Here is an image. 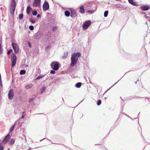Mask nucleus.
I'll use <instances>...</instances> for the list:
<instances>
[{"instance_id": "nucleus-24", "label": "nucleus", "mask_w": 150, "mask_h": 150, "mask_svg": "<svg viewBox=\"0 0 150 150\" xmlns=\"http://www.w3.org/2000/svg\"><path fill=\"white\" fill-rule=\"evenodd\" d=\"M108 11H105L104 13V16L105 17H106L108 16Z\"/></svg>"}, {"instance_id": "nucleus-5", "label": "nucleus", "mask_w": 150, "mask_h": 150, "mask_svg": "<svg viewBox=\"0 0 150 150\" xmlns=\"http://www.w3.org/2000/svg\"><path fill=\"white\" fill-rule=\"evenodd\" d=\"M49 8V5L48 2L47 1H45L42 6L43 10L46 11L48 10Z\"/></svg>"}, {"instance_id": "nucleus-15", "label": "nucleus", "mask_w": 150, "mask_h": 150, "mask_svg": "<svg viewBox=\"0 0 150 150\" xmlns=\"http://www.w3.org/2000/svg\"><path fill=\"white\" fill-rule=\"evenodd\" d=\"M76 16V13L74 11H71V16L72 17H75Z\"/></svg>"}, {"instance_id": "nucleus-34", "label": "nucleus", "mask_w": 150, "mask_h": 150, "mask_svg": "<svg viewBox=\"0 0 150 150\" xmlns=\"http://www.w3.org/2000/svg\"><path fill=\"white\" fill-rule=\"evenodd\" d=\"M29 29L30 30H33L34 27L32 25H30L29 26Z\"/></svg>"}, {"instance_id": "nucleus-33", "label": "nucleus", "mask_w": 150, "mask_h": 150, "mask_svg": "<svg viewBox=\"0 0 150 150\" xmlns=\"http://www.w3.org/2000/svg\"><path fill=\"white\" fill-rule=\"evenodd\" d=\"M4 149V147L2 144H0V150H3Z\"/></svg>"}, {"instance_id": "nucleus-11", "label": "nucleus", "mask_w": 150, "mask_h": 150, "mask_svg": "<svg viewBox=\"0 0 150 150\" xmlns=\"http://www.w3.org/2000/svg\"><path fill=\"white\" fill-rule=\"evenodd\" d=\"M135 83L137 85V86L138 89H140L143 88L142 82L141 81H139V80H138Z\"/></svg>"}, {"instance_id": "nucleus-40", "label": "nucleus", "mask_w": 150, "mask_h": 150, "mask_svg": "<svg viewBox=\"0 0 150 150\" xmlns=\"http://www.w3.org/2000/svg\"><path fill=\"white\" fill-rule=\"evenodd\" d=\"M24 116H23V115L22 117H21V118H24Z\"/></svg>"}, {"instance_id": "nucleus-2", "label": "nucleus", "mask_w": 150, "mask_h": 150, "mask_svg": "<svg viewBox=\"0 0 150 150\" xmlns=\"http://www.w3.org/2000/svg\"><path fill=\"white\" fill-rule=\"evenodd\" d=\"M59 63L57 62H52L50 66L54 70L56 71L58 70L59 67Z\"/></svg>"}, {"instance_id": "nucleus-41", "label": "nucleus", "mask_w": 150, "mask_h": 150, "mask_svg": "<svg viewBox=\"0 0 150 150\" xmlns=\"http://www.w3.org/2000/svg\"><path fill=\"white\" fill-rule=\"evenodd\" d=\"M48 47H49V46H47L46 47V49H47V48Z\"/></svg>"}, {"instance_id": "nucleus-30", "label": "nucleus", "mask_w": 150, "mask_h": 150, "mask_svg": "<svg viewBox=\"0 0 150 150\" xmlns=\"http://www.w3.org/2000/svg\"><path fill=\"white\" fill-rule=\"evenodd\" d=\"M30 21L32 23H35V21L34 20L31 18L30 19Z\"/></svg>"}, {"instance_id": "nucleus-35", "label": "nucleus", "mask_w": 150, "mask_h": 150, "mask_svg": "<svg viewBox=\"0 0 150 150\" xmlns=\"http://www.w3.org/2000/svg\"><path fill=\"white\" fill-rule=\"evenodd\" d=\"M51 74H54L55 73V72L54 70H52L50 72Z\"/></svg>"}, {"instance_id": "nucleus-10", "label": "nucleus", "mask_w": 150, "mask_h": 150, "mask_svg": "<svg viewBox=\"0 0 150 150\" xmlns=\"http://www.w3.org/2000/svg\"><path fill=\"white\" fill-rule=\"evenodd\" d=\"M10 136L9 135V134H8L4 138L3 140L2 141L3 143L4 144H6L7 143L9 140L10 139Z\"/></svg>"}, {"instance_id": "nucleus-28", "label": "nucleus", "mask_w": 150, "mask_h": 150, "mask_svg": "<svg viewBox=\"0 0 150 150\" xmlns=\"http://www.w3.org/2000/svg\"><path fill=\"white\" fill-rule=\"evenodd\" d=\"M57 28H58V27H57V26H55L52 28V30L53 31H54L57 30Z\"/></svg>"}, {"instance_id": "nucleus-39", "label": "nucleus", "mask_w": 150, "mask_h": 150, "mask_svg": "<svg viewBox=\"0 0 150 150\" xmlns=\"http://www.w3.org/2000/svg\"><path fill=\"white\" fill-rule=\"evenodd\" d=\"M29 46H30V47H30L31 45H30V42H29Z\"/></svg>"}, {"instance_id": "nucleus-26", "label": "nucleus", "mask_w": 150, "mask_h": 150, "mask_svg": "<svg viewBox=\"0 0 150 150\" xmlns=\"http://www.w3.org/2000/svg\"><path fill=\"white\" fill-rule=\"evenodd\" d=\"M3 52V50L2 49V45L1 44H0V54H1Z\"/></svg>"}, {"instance_id": "nucleus-36", "label": "nucleus", "mask_w": 150, "mask_h": 150, "mask_svg": "<svg viewBox=\"0 0 150 150\" xmlns=\"http://www.w3.org/2000/svg\"><path fill=\"white\" fill-rule=\"evenodd\" d=\"M34 100V98H31L30 99L29 101L30 102H32Z\"/></svg>"}, {"instance_id": "nucleus-32", "label": "nucleus", "mask_w": 150, "mask_h": 150, "mask_svg": "<svg viewBox=\"0 0 150 150\" xmlns=\"http://www.w3.org/2000/svg\"><path fill=\"white\" fill-rule=\"evenodd\" d=\"M12 49H10L7 52L8 54V55L10 54H11V53L12 52Z\"/></svg>"}, {"instance_id": "nucleus-8", "label": "nucleus", "mask_w": 150, "mask_h": 150, "mask_svg": "<svg viewBox=\"0 0 150 150\" xmlns=\"http://www.w3.org/2000/svg\"><path fill=\"white\" fill-rule=\"evenodd\" d=\"M16 3L15 1H14L13 4L11 5L10 8V11L11 14H13L14 13L16 8Z\"/></svg>"}, {"instance_id": "nucleus-1", "label": "nucleus", "mask_w": 150, "mask_h": 150, "mask_svg": "<svg viewBox=\"0 0 150 150\" xmlns=\"http://www.w3.org/2000/svg\"><path fill=\"white\" fill-rule=\"evenodd\" d=\"M81 56L80 53H74L71 56V63L70 65L71 67H73L75 65L78 60V57H80Z\"/></svg>"}, {"instance_id": "nucleus-16", "label": "nucleus", "mask_w": 150, "mask_h": 150, "mask_svg": "<svg viewBox=\"0 0 150 150\" xmlns=\"http://www.w3.org/2000/svg\"><path fill=\"white\" fill-rule=\"evenodd\" d=\"M31 9V8L30 6H28L27 7V10H26V12L28 14H29L30 13V11Z\"/></svg>"}, {"instance_id": "nucleus-29", "label": "nucleus", "mask_w": 150, "mask_h": 150, "mask_svg": "<svg viewBox=\"0 0 150 150\" xmlns=\"http://www.w3.org/2000/svg\"><path fill=\"white\" fill-rule=\"evenodd\" d=\"M101 103V101L100 100H98L97 102V105H99Z\"/></svg>"}, {"instance_id": "nucleus-25", "label": "nucleus", "mask_w": 150, "mask_h": 150, "mask_svg": "<svg viewBox=\"0 0 150 150\" xmlns=\"http://www.w3.org/2000/svg\"><path fill=\"white\" fill-rule=\"evenodd\" d=\"M44 76L43 75H39L36 78V79H40L43 78V77Z\"/></svg>"}, {"instance_id": "nucleus-23", "label": "nucleus", "mask_w": 150, "mask_h": 150, "mask_svg": "<svg viewBox=\"0 0 150 150\" xmlns=\"http://www.w3.org/2000/svg\"><path fill=\"white\" fill-rule=\"evenodd\" d=\"M15 126V125H13L10 128V132H11L14 129Z\"/></svg>"}, {"instance_id": "nucleus-3", "label": "nucleus", "mask_w": 150, "mask_h": 150, "mask_svg": "<svg viewBox=\"0 0 150 150\" xmlns=\"http://www.w3.org/2000/svg\"><path fill=\"white\" fill-rule=\"evenodd\" d=\"M16 55L13 54L11 58V66L12 67H13L15 65L16 63Z\"/></svg>"}, {"instance_id": "nucleus-17", "label": "nucleus", "mask_w": 150, "mask_h": 150, "mask_svg": "<svg viewBox=\"0 0 150 150\" xmlns=\"http://www.w3.org/2000/svg\"><path fill=\"white\" fill-rule=\"evenodd\" d=\"M33 86V85L32 84H29L28 85L25 86V88L27 89H29L30 88H32Z\"/></svg>"}, {"instance_id": "nucleus-4", "label": "nucleus", "mask_w": 150, "mask_h": 150, "mask_svg": "<svg viewBox=\"0 0 150 150\" xmlns=\"http://www.w3.org/2000/svg\"><path fill=\"white\" fill-rule=\"evenodd\" d=\"M12 45L16 53H18L19 50L18 46V44L14 43H12Z\"/></svg>"}, {"instance_id": "nucleus-12", "label": "nucleus", "mask_w": 150, "mask_h": 150, "mask_svg": "<svg viewBox=\"0 0 150 150\" xmlns=\"http://www.w3.org/2000/svg\"><path fill=\"white\" fill-rule=\"evenodd\" d=\"M140 8L143 11L147 10L149 9V7L146 6H140Z\"/></svg>"}, {"instance_id": "nucleus-7", "label": "nucleus", "mask_w": 150, "mask_h": 150, "mask_svg": "<svg viewBox=\"0 0 150 150\" xmlns=\"http://www.w3.org/2000/svg\"><path fill=\"white\" fill-rule=\"evenodd\" d=\"M41 0H34L33 4V7L39 6L40 5Z\"/></svg>"}, {"instance_id": "nucleus-31", "label": "nucleus", "mask_w": 150, "mask_h": 150, "mask_svg": "<svg viewBox=\"0 0 150 150\" xmlns=\"http://www.w3.org/2000/svg\"><path fill=\"white\" fill-rule=\"evenodd\" d=\"M23 17V14H20L19 16V18L20 19H22Z\"/></svg>"}, {"instance_id": "nucleus-6", "label": "nucleus", "mask_w": 150, "mask_h": 150, "mask_svg": "<svg viewBox=\"0 0 150 150\" xmlns=\"http://www.w3.org/2000/svg\"><path fill=\"white\" fill-rule=\"evenodd\" d=\"M91 24V22L90 21H88L86 22L83 25V28L84 30H86L88 27Z\"/></svg>"}, {"instance_id": "nucleus-13", "label": "nucleus", "mask_w": 150, "mask_h": 150, "mask_svg": "<svg viewBox=\"0 0 150 150\" xmlns=\"http://www.w3.org/2000/svg\"><path fill=\"white\" fill-rule=\"evenodd\" d=\"M79 12L83 14L85 13L84 9L83 6H81L79 8Z\"/></svg>"}, {"instance_id": "nucleus-14", "label": "nucleus", "mask_w": 150, "mask_h": 150, "mask_svg": "<svg viewBox=\"0 0 150 150\" xmlns=\"http://www.w3.org/2000/svg\"><path fill=\"white\" fill-rule=\"evenodd\" d=\"M128 1L129 3L132 4V5H134V6H137V3L134 2L133 0H128Z\"/></svg>"}, {"instance_id": "nucleus-42", "label": "nucleus", "mask_w": 150, "mask_h": 150, "mask_svg": "<svg viewBox=\"0 0 150 150\" xmlns=\"http://www.w3.org/2000/svg\"><path fill=\"white\" fill-rule=\"evenodd\" d=\"M149 14L150 15V12L149 13Z\"/></svg>"}, {"instance_id": "nucleus-20", "label": "nucleus", "mask_w": 150, "mask_h": 150, "mask_svg": "<svg viewBox=\"0 0 150 150\" xmlns=\"http://www.w3.org/2000/svg\"><path fill=\"white\" fill-rule=\"evenodd\" d=\"M46 87L45 86H43L42 88L41 89L40 92L41 93H42L45 90Z\"/></svg>"}, {"instance_id": "nucleus-38", "label": "nucleus", "mask_w": 150, "mask_h": 150, "mask_svg": "<svg viewBox=\"0 0 150 150\" xmlns=\"http://www.w3.org/2000/svg\"><path fill=\"white\" fill-rule=\"evenodd\" d=\"M37 18H40V14H38L37 15Z\"/></svg>"}, {"instance_id": "nucleus-19", "label": "nucleus", "mask_w": 150, "mask_h": 150, "mask_svg": "<svg viewBox=\"0 0 150 150\" xmlns=\"http://www.w3.org/2000/svg\"><path fill=\"white\" fill-rule=\"evenodd\" d=\"M81 83L80 82H79L76 84L75 86L77 88H79L81 86Z\"/></svg>"}, {"instance_id": "nucleus-9", "label": "nucleus", "mask_w": 150, "mask_h": 150, "mask_svg": "<svg viewBox=\"0 0 150 150\" xmlns=\"http://www.w3.org/2000/svg\"><path fill=\"white\" fill-rule=\"evenodd\" d=\"M13 96V90L12 89H11L8 93V98L10 100H11Z\"/></svg>"}, {"instance_id": "nucleus-18", "label": "nucleus", "mask_w": 150, "mask_h": 150, "mask_svg": "<svg viewBox=\"0 0 150 150\" xmlns=\"http://www.w3.org/2000/svg\"><path fill=\"white\" fill-rule=\"evenodd\" d=\"M65 15L66 16L68 17L70 16V13L68 11H66L65 12Z\"/></svg>"}, {"instance_id": "nucleus-37", "label": "nucleus", "mask_w": 150, "mask_h": 150, "mask_svg": "<svg viewBox=\"0 0 150 150\" xmlns=\"http://www.w3.org/2000/svg\"><path fill=\"white\" fill-rule=\"evenodd\" d=\"M88 12L91 13H93V11H88Z\"/></svg>"}, {"instance_id": "nucleus-27", "label": "nucleus", "mask_w": 150, "mask_h": 150, "mask_svg": "<svg viewBox=\"0 0 150 150\" xmlns=\"http://www.w3.org/2000/svg\"><path fill=\"white\" fill-rule=\"evenodd\" d=\"M37 13V12L36 11H33L32 12V14L34 16H36Z\"/></svg>"}, {"instance_id": "nucleus-21", "label": "nucleus", "mask_w": 150, "mask_h": 150, "mask_svg": "<svg viewBox=\"0 0 150 150\" xmlns=\"http://www.w3.org/2000/svg\"><path fill=\"white\" fill-rule=\"evenodd\" d=\"M15 142V140L13 139H11L9 142V144L10 145L13 144Z\"/></svg>"}, {"instance_id": "nucleus-22", "label": "nucleus", "mask_w": 150, "mask_h": 150, "mask_svg": "<svg viewBox=\"0 0 150 150\" xmlns=\"http://www.w3.org/2000/svg\"><path fill=\"white\" fill-rule=\"evenodd\" d=\"M25 71L24 70H22L20 71V74L21 75L24 74L25 73Z\"/></svg>"}]
</instances>
